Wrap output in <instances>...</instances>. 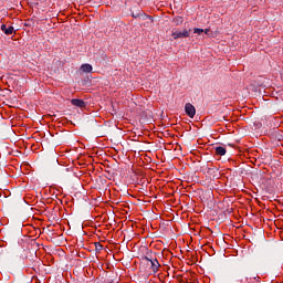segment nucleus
<instances>
[{
    "label": "nucleus",
    "instance_id": "1",
    "mask_svg": "<svg viewBox=\"0 0 283 283\" xmlns=\"http://www.w3.org/2000/svg\"><path fill=\"white\" fill-rule=\"evenodd\" d=\"M142 262L146 264L147 266H150V273L156 275L160 269V263L158 262V259L151 254H148L142 259Z\"/></svg>",
    "mask_w": 283,
    "mask_h": 283
},
{
    "label": "nucleus",
    "instance_id": "2",
    "mask_svg": "<svg viewBox=\"0 0 283 283\" xmlns=\"http://www.w3.org/2000/svg\"><path fill=\"white\" fill-rule=\"evenodd\" d=\"M191 30L184 29L182 31H174L172 36L174 39H188L190 36Z\"/></svg>",
    "mask_w": 283,
    "mask_h": 283
},
{
    "label": "nucleus",
    "instance_id": "3",
    "mask_svg": "<svg viewBox=\"0 0 283 283\" xmlns=\"http://www.w3.org/2000/svg\"><path fill=\"white\" fill-rule=\"evenodd\" d=\"M185 112L189 118H193V116H196V106H193L191 103H187L185 105Z\"/></svg>",
    "mask_w": 283,
    "mask_h": 283
},
{
    "label": "nucleus",
    "instance_id": "4",
    "mask_svg": "<svg viewBox=\"0 0 283 283\" xmlns=\"http://www.w3.org/2000/svg\"><path fill=\"white\" fill-rule=\"evenodd\" d=\"M71 104L75 107H85V101L78 98L71 99Z\"/></svg>",
    "mask_w": 283,
    "mask_h": 283
},
{
    "label": "nucleus",
    "instance_id": "5",
    "mask_svg": "<svg viewBox=\"0 0 283 283\" xmlns=\"http://www.w3.org/2000/svg\"><path fill=\"white\" fill-rule=\"evenodd\" d=\"M133 19H140V17L143 18V20L145 21V19H151V17H149L146 13L143 12H136V13H132Z\"/></svg>",
    "mask_w": 283,
    "mask_h": 283
},
{
    "label": "nucleus",
    "instance_id": "6",
    "mask_svg": "<svg viewBox=\"0 0 283 283\" xmlns=\"http://www.w3.org/2000/svg\"><path fill=\"white\" fill-rule=\"evenodd\" d=\"M1 30L2 32H4V34L10 35V34H13L14 27H7L6 24H2Z\"/></svg>",
    "mask_w": 283,
    "mask_h": 283
},
{
    "label": "nucleus",
    "instance_id": "7",
    "mask_svg": "<svg viewBox=\"0 0 283 283\" xmlns=\"http://www.w3.org/2000/svg\"><path fill=\"white\" fill-rule=\"evenodd\" d=\"M214 151H216L217 156H224L227 154V148L222 147V146H217L214 148Z\"/></svg>",
    "mask_w": 283,
    "mask_h": 283
},
{
    "label": "nucleus",
    "instance_id": "8",
    "mask_svg": "<svg viewBox=\"0 0 283 283\" xmlns=\"http://www.w3.org/2000/svg\"><path fill=\"white\" fill-rule=\"evenodd\" d=\"M93 67L91 64H82L81 65V71L84 72L85 74H90L92 72Z\"/></svg>",
    "mask_w": 283,
    "mask_h": 283
},
{
    "label": "nucleus",
    "instance_id": "9",
    "mask_svg": "<svg viewBox=\"0 0 283 283\" xmlns=\"http://www.w3.org/2000/svg\"><path fill=\"white\" fill-rule=\"evenodd\" d=\"M174 21L176 22V25H180L182 23V18L177 17V18L174 19Z\"/></svg>",
    "mask_w": 283,
    "mask_h": 283
},
{
    "label": "nucleus",
    "instance_id": "10",
    "mask_svg": "<svg viewBox=\"0 0 283 283\" xmlns=\"http://www.w3.org/2000/svg\"><path fill=\"white\" fill-rule=\"evenodd\" d=\"M95 249H96V251H103V244H101L99 242H96Z\"/></svg>",
    "mask_w": 283,
    "mask_h": 283
},
{
    "label": "nucleus",
    "instance_id": "11",
    "mask_svg": "<svg viewBox=\"0 0 283 283\" xmlns=\"http://www.w3.org/2000/svg\"><path fill=\"white\" fill-rule=\"evenodd\" d=\"M193 32H195V34H202V32H205V29L195 28Z\"/></svg>",
    "mask_w": 283,
    "mask_h": 283
},
{
    "label": "nucleus",
    "instance_id": "12",
    "mask_svg": "<svg viewBox=\"0 0 283 283\" xmlns=\"http://www.w3.org/2000/svg\"><path fill=\"white\" fill-rule=\"evenodd\" d=\"M203 32H205V34H209V32H211V30L210 29H205Z\"/></svg>",
    "mask_w": 283,
    "mask_h": 283
}]
</instances>
